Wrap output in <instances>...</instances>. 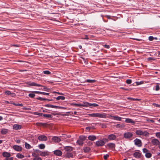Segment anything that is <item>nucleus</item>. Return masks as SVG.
Masks as SVG:
<instances>
[{
    "label": "nucleus",
    "instance_id": "1",
    "mask_svg": "<svg viewBox=\"0 0 160 160\" xmlns=\"http://www.w3.org/2000/svg\"><path fill=\"white\" fill-rule=\"evenodd\" d=\"M89 116L92 117H98L99 118H106V114L105 113L102 112L100 113H94L89 114H88Z\"/></svg>",
    "mask_w": 160,
    "mask_h": 160
},
{
    "label": "nucleus",
    "instance_id": "2",
    "mask_svg": "<svg viewBox=\"0 0 160 160\" xmlns=\"http://www.w3.org/2000/svg\"><path fill=\"white\" fill-rule=\"evenodd\" d=\"M135 133L138 135L144 136H147L149 134L147 131H143L141 129L136 130L135 131Z\"/></svg>",
    "mask_w": 160,
    "mask_h": 160
},
{
    "label": "nucleus",
    "instance_id": "3",
    "mask_svg": "<svg viewBox=\"0 0 160 160\" xmlns=\"http://www.w3.org/2000/svg\"><path fill=\"white\" fill-rule=\"evenodd\" d=\"M133 136V133L130 132H126L123 134L124 138L127 139H130Z\"/></svg>",
    "mask_w": 160,
    "mask_h": 160
},
{
    "label": "nucleus",
    "instance_id": "4",
    "mask_svg": "<svg viewBox=\"0 0 160 160\" xmlns=\"http://www.w3.org/2000/svg\"><path fill=\"white\" fill-rule=\"evenodd\" d=\"M134 142L135 145L138 147H141L142 146V142L141 140L138 138H136L134 140Z\"/></svg>",
    "mask_w": 160,
    "mask_h": 160
},
{
    "label": "nucleus",
    "instance_id": "5",
    "mask_svg": "<svg viewBox=\"0 0 160 160\" xmlns=\"http://www.w3.org/2000/svg\"><path fill=\"white\" fill-rule=\"evenodd\" d=\"M159 141L157 139L154 138L151 140V142L153 145L157 146L159 143Z\"/></svg>",
    "mask_w": 160,
    "mask_h": 160
},
{
    "label": "nucleus",
    "instance_id": "6",
    "mask_svg": "<svg viewBox=\"0 0 160 160\" xmlns=\"http://www.w3.org/2000/svg\"><path fill=\"white\" fill-rule=\"evenodd\" d=\"M12 148L18 152H21L22 149L21 146L18 145H14L13 146Z\"/></svg>",
    "mask_w": 160,
    "mask_h": 160
},
{
    "label": "nucleus",
    "instance_id": "7",
    "mask_svg": "<svg viewBox=\"0 0 160 160\" xmlns=\"http://www.w3.org/2000/svg\"><path fill=\"white\" fill-rule=\"evenodd\" d=\"M105 142L102 140H98L96 142V144L98 147L103 146Z\"/></svg>",
    "mask_w": 160,
    "mask_h": 160
},
{
    "label": "nucleus",
    "instance_id": "8",
    "mask_svg": "<svg viewBox=\"0 0 160 160\" xmlns=\"http://www.w3.org/2000/svg\"><path fill=\"white\" fill-rule=\"evenodd\" d=\"M28 85L30 86L40 87L42 86L35 82H27Z\"/></svg>",
    "mask_w": 160,
    "mask_h": 160
},
{
    "label": "nucleus",
    "instance_id": "9",
    "mask_svg": "<svg viewBox=\"0 0 160 160\" xmlns=\"http://www.w3.org/2000/svg\"><path fill=\"white\" fill-rule=\"evenodd\" d=\"M110 117L112 119L118 121H121L122 118H123L119 116H113L112 115H110Z\"/></svg>",
    "mask_w": 160,
    "mask_h": 160
},
{
    "label": "nucleus",
    "instance_id": "10",
    "mask_svg": "<svg viewBox=\"0 0 160 160\" xmlns=\"http://www.w3.org/2000/svg\"><path fill=\"white\" fill-rule=\"evenodd\" d=\"M38 139L40 141H46L47 139V138L45 135H40L38 137Z\"/></svg>",
    "mask_w": 160,
    "mask_h": 160
},
{
    "label": "nucleus",
    "instance_id": "11",
    "mask_svg": "<svg viewBox=\"0 0 160 160\" xmlns=\"http://www.w3.org/2000/svg\"><path fill=\"white\" fill-rule=\"evenodd\" d=\"M116 138V136L113 134H110L108 137V139L110 140H114Z\"/></svg>",
    "mask_w": 160,
    "mask_h": 160
},
{
    "label": "nucleus",
    "instance_id": "12",
    "mask_svg": "<svg viewBox=\"0 0 160 160\" xmlns=\"http://www.w3.org/2000/svg\"><path fill=\"white\" fill-rule=\"evenodd\" d=\"M52 140L55 142H58L61 141V139L58 137L54 136L53 137Z\"/></svg>",
    "mask_w": 160,
    "mask_h": 160
},
{
    "label": "nucleus",
    "instance_id": "13",
    "mask_svg": "<svg viewBox=\"0 0 160 160\" xmlns=\"http://www.w3.org/2000/svg\"><path fill=\"white\" fill-rule=\"evenodd\" d=\"M45 107L48 108H65L63 107H59L55 106L52 105L47 104L45 105Z\"/></svg>",
    "mask_w": 160,
    "mask_h": 160
},
{
    "label": "nucleus",
    "instance_id": "14",
    "mask_svg": "<svg viewBox=\"0 0 160 160\" xmlns=\"http://www.w3.org/2000/svg\"><path fill=\"white\" fill-rule=\"evenodd\" d=\"M53 152L54 154L57 156H61L62 154V151L59 150H55Z\"/></svg>",
    "mask_w": 160,
    "mask_h": 160
},
{
    "label": "nucleus",
    "instance_id": "15",
    "mask_svg": "<svg viewBox=\"0 0 160 160\" xmlns=\"http://www.w3.org/2000/svg\"><path fill=\"white\" fill-rule=\"evenodd\" d=\"M2 155L3 157H5L6 158H9L11 156L10 153L6 152H2Z\"/></svg>",
    "mask_w": 160,
    "mask_h": 160
},
{
    "label": "nucleus",
    "instance_id": "16",
    "mask_svg": "<svg viewBox=\"0 0 160 160\" xmlns=\"http://www.w3.org/2000/svg\"><path fill=\"white\" fill-rule=\"evenodd\" d=\"M107 146L110 148L113 149L115 148V144L113 143H109L107 144Z\"/></svg>",
    "mask_w": 160,
    "mask_h": 160
},
{
    "label": "nucleus",
    "instance_id": "17",
    "mask_svg": "<svg viewBox=\"0 0 160 160\" xmlns=\"http://www.w3.org/2000/svg\"><path fill=\"white\" fill-rule=\"evenodd\" d=\"M32 92L34 93L42 94L45 95H49V93H46L38 91H32Z\"/></svg>",
    "mask_w": 160,
    "mask_h": 160
},
{
    "label": "nucleus",
    "instance_id": "18",
    "mask_svg": "<svg viewBox=\"0 0 160 160\" xmlns=\"http://www.w3.org/2000/svg\"><path fill=\"white\" fill-rule=\"evenodd\" d=\"M22 126L20 125L15 124L13 126V128L15 130L20 129L21 128Z\"/></svg>",
    "mask_w": 160,
    "mask_h": 160
},
{
    "label": "nucleus",
    "instance_id": "19",
    "mask_svg": "<svg viewBox=\"0 0 160 160\" xmlns=\"http://www.w3.org/2000/svg\"><path fill=\"white\" fill-rule=\"evenodd\" d=\"M133 155L135 157L138 158L141 157V154L139 152H135L133 153Z\"/></svg>",
    "mask_w": 160,
    "mask_h": 160
},
{
    "label": "nucleus",
    "instance_id": "20",
    "mask_svg": "<svg viewBox=\"0 0 160 160\" xmlns=\"http://www.w3.org/2000/svg\"><path fill=\"white\" fill-rule=\"evenodd\" d=\"M125 122L126 123H133L134 124L135 123L134 121L132 120V119L129 118H126Z\"/></svg>",
    "mask_w": 160,
    "mask_h": 160
},
{
    "label": "nucleus",
    "instance_id": "21",
    "mask_svg": "<svg viewBox=\"0 0 160 160\" xmlns=\"http://www.w3.org/2000/svg\"><path fill=\"white\" fill-rule=\"evenodd\" d=\"M49 155V152L48 151L42 152L40 154V155L43 157L48 156Z\"/></svg>",
    "mask_w": 160,
    "mask_h": 160
},
{
    "label": "nucleus",
    "instance_id": "22",
    "mask_svg": "<svg viewBox=\"0 0 160 160\" xmlns=\"http://www.w3.org/2000/svg\"><path fill=\"white\" fill-rule=\"evenodd\" d=\"M65 157L66 158H73V155L71 153L67 152L65 154Z\"/></svg>",
    "mask_w": 160,
    "mask_h": 160
},
{
    "label": "nucleus",
    "instance_id": "23",
    "mask_svg": "<svg viewBox=\"0 0 160 160\" xmlns=\"http://www.w3.org/2000/svg\"><path fill=\"white\" fill-rule=\"evenodd\" d=\"M64 148L65 151L68 152L71 151L72 150V147L70 146L65 147H64Z\"/></svg>",
    "mask_w": 160,
    "mask_h": 160
},
{
    "label": "nucleus",
    "instance_id": "24",
    "mask_svg": "<svg viewBox=\"0 0 160 160\" xmlns=\"http://www.w3.org/2000/svg\"><path fill=\"white\" fill-rule=\"evenodd\" d=\"M96 137L94 135H90L88 137V139L90 140L93 141L96 139Z\"/></svg>",
    "mask_w": 160,
    "mask_h": 160
},
{
    "label": "nucleus",
    "instance_id": "25",
    "mask_svg": "<svg viewBox=\"0 0 160 160\" xmlns=\"http://www.w3.org/2000/svg\"><path fill=\"white\" fill-rule=\"evenodd\" d=\"M16 157L17 158L19 159H22L25 157L23 155L20 153H18L17 154Z\"/></svg>",
    "mask_w": 160,
    "mask_h": 160
},
{
    "label": "nucleus",
    "instance_id": "26",
    "mask_svg": "<svg viewBox=\"0 0 160 160\" xmlns=\"http://www.w3.org/2000/svg\"><path fill=\"white\" fill-rule=\"evenodd\" d=\"M83 150L85 152H89L91 150L90 148L88 147H86L83 148Z\"/></svg>",
    "mask_w": 160,
    "mask_h": 160
},
{
    "label": "nucleus",
    "instance_id": "27",
    "mask_svg": "<svg viewBox=\"0 0 160 160\" xmlns=\"http://www.w3.org/2000/svg\"><path fill=\"white\" fill-rule=\"evenodd\" d=\"M125 127V126L124 124H117L116 125V127L117 128H124Z\"/></svg>",
    "mask_w": 160,
    "mask_h": 160
},
{
    "label": "nucleus",
    "instance_id": "28",
    "mask_svg": "<svg viewBox=\"0 0 160 160\" xmlns=\"http://www.w3.org/2000/svg\"><path fill=\"white\" fill-rule=\"evenodd\" d=\"M8 130L6 129H2L1 131V133L2 134H6L8 132Z\"/></svg>",
    "mask_w": 160,
    "mask_h": 160
},
{
    "label": "nucleus",
    "instance_id": "29",
    "mask_svg": "<svg viewBox=\"0 0 160 160\" xmlns=\"http://www.w3.org/2000/svg\"><path fill=\"white\" fill-rule=\"evenodd\" d=\"M25 148L28 149H30L31 148H32L31 145L29 144L26 142H25Z\"/></svg>",
    "mask_w": 160,
    "mask_h": 160
},
{
    "label": "nucleus",
    "instance_id": "30",
    "mask_svg": "<svg viewBox=\"0 0 160 160\" xmlns=\"http://www.w3.org/2000/svg\"><path fill=\"white\" fill-rule=\"evenodd\" d=\"M65 97L62 96H59L56 98V99L57 100H64L65 99Z\"/></svg>",
    "mask_w": 160,
    "mask_h": 160
},
{
    "label": "nucleus",
    "instance_id": "31",
    "mask_svg": "<svg viewBox=\"0 0 160 160\" xmlns=\"http://www.w3.org/2000/svg\"><path fill=\"white\" fill-rule=\"evenodd\" d=\"M82 104V106L87 107L88 106H90V103L88 102H85L83 103V104Z\"/></svg>",
    "mask_w": 160,
    "mask_h": 160
},
{
    "label": "nucleus",
    "instance_id": "32",
    "mask_svg": "<svg viewBox=\"0 0 160 160\" xmlns=\"http://www.w3.org/2000/svg\"><path fill=\"white\" fill-rule=\"evenodd\" d=\"M43 116L45 118H52V116L51 114H43Z\"/></svg>",
    "mask_w": 160,
    "mask_h": 160
},
{
    "label": "nucleus",
    "instance_id": "33",
    "mask_svg": "<svg viewBox=\"0 0 160 160\" xmlns=\"http://www.w3.org/2000/svg\"><path fill=\"white\" fill-rule=\"evenodd\" d=\"M86 137L84 136H80L79 137V139L80 140L82 141L83 142V141L86 139Z\"/></svg>",
    "mask_w": 160,
    "mask_h": 160
},
{
    "label": "nucleus",
    "instance_id": "34",
    "mask_svg": "<svg viewBox=\"0 0 160 160\" xmlns=\"http://www.w3.org/2000/svg\"><path fill=\"white\" fill-rule=\"evenodd\" d=\"M145 156L146 158H149L151 157L152 154L148 152L145 154Z\"/></svg>",
    "mask_w": 160,
    "mask_h": 160
},
{
    "label": "nucleus",
    "instance_id": "35",
    "mask_svg": "<svg viewBox=\"0 0 160 160\" xmlns=\"http://www.w3.org/2000/svg\"><path fill=\"white\" fill-rule=\"evenodd\" d=\"M96 81L94 80H90V79H87L86 80L85 82L88 83H94Z\"/></svg>",
    "mask_w": 160,
    "mask_h": 160
},
{
    "label": "nucleus",
    "instance_id": "36",
    "mask_svg": "<svg viewBox=\"0 0 160 160\" xmlns=\"http://www.w3.org/2000/svg\"><path fill=\"white\" fill-rule=\"evenodd\" d=\"M77 142L78 144L80 145H82L83 143V142L79 139L77 140Z\"/></svg>",
    "mask_w": 160,
    "mask_h": 160
},
{
    "label": "nucleus",
    "instance_id": "37",
    "mask_svg": "<svg viewBox=\"0 0 160 160\" xmlns=\"http://www.w3.org/2000/svg\"><path fill=\"white\" fill-rule=\"evenodd\" d=\"M38 147L40 149H43L45 148V145L44 144H41L38 146Z\"/></svg>",
    "mask_w": 160,
    "mask_h": 160
},
{
    "label": "nucleus",
    "instance_id": "38",
    "mask_svg": "<svg viewBox=\"0 0 160 160\" xmlns=\"http://www.w3.org/2000/svg\"><path fill=\"white\" fill-rule=\"evenodd\" d=\"M32 93H30L28 94V96L32 98H33L34 97L35 95V93H33L32 92Z\"/></svg>",
    "mask_w": 160,
    "mask_h": 160
},
{
    "label": "nucleus",
    "instance_id": "39",
    "mask_svg": "<svg viewBox=\"0 0 160 160\" xmlns=\"http://www.w3.org/2000/svg\"><path fill=\"white\" fill-rule=\"evenodd\" d=\"M98 124L99 125H101L102 127L103 128H105L106 127V124H102L101 123H98Z\"/></svg>",
    "mask_w": 160,
    "mask_h": 160
},
{
    "label": "nucleus",
    "instance_id": "40",
    "mask_svg": "<svg viewBox=\"0 0 160 160\" xmlns=\"http://www.w3.org/2000/svg\"><path fill=\"white\" fill-rule=\"evenodd\" d=\"M98 105L96 103H90V107H96L98 106Z\"/></svg>",
    "mask_w": 160,
    "mask_h": 160
},
{
    "label": "nucleus",
    "instance_id": "41",
    "mask_svg": "<svg viewBox=\"0 0 160 160\" xmlns=\"http://www.w3.org/2000/svg\"><path fill=\"white\" fill-rule=\"evenodd\" d=\"M43 72L44 74L47 75H49L51 73V72L48 70L44 71H43Z\"/></svg>",
    "mask_w": 160,
    "mask_h": 160
},
{
    "label": "nucleus",
    "instance_id": "42",
    "mask_svg": "<svg viewBox=\"0 0 160 160\" xmlns=\"http://www.w3.org/2000/svg\"><path fill=\"white\" fill-rule=\"evenodd\" d=\"M38 125H39L42 126H46V125H47V124L46 123H42V122L39 123L38 124L37 123V125H38Z\"/></svg>",
    "mask_w": 160,
    "mask_h": 160
},
{
    "label": "nucleus",
    "instance_id": "43",
    "mask_svg": "<svg viewBox=\"0 0 160 160\" xmlns=\"http://www.w3.org/2000/svg\"><path fill=\"white\" fill-rule=\"evenodd\" d=\"M155 136L157 138L160 139V132H157L156 133Z\"/></svg>",
    "mask_w": 160,
    "mask_h": 160
},
{
    "label": "nucleus",
    "instance_id": "44",
    "mask_svg": "<svg viewBox=\"0 0 160 160\" xmlns=\"http://www.w3.org/2000/svg\"><path fill=\"white\" fill-rule=\"evenodd\" d=\"M33 160H42V159L40 157L36 156L33 159Z\"/></svg>",
    "mask_w": 160,
    "mask_h": 160
},
{
    "label": "nucleus",
    "instance_id": "45",
    "mask_svg": "<svg viewBox=\"0 0 160 160\" xmlns=\"http://www.w3.org/2000/svg\"><path fill=\"white\" fill-rule=\"evenodd\" d=\"M36 99L37 100H41V101H43V100H46V99H45V98H42L41 97H38V98H37Z\"/></svg>",
    "mask_w": 160,
    "mask_h": 160
},
{
    "label": "nucleus",
    "instance_id": "46",
    "mask_svg": "<svg viewBox=\"0 0 160 160\" xmlns=\"http://www.w3.org/2000/svg\"><path fill=\"white\" fill-rule=\"evenodd\" d=\"M143 83V81H141L140 82H136V84L137 85H141Z\"/></svg>",
    "mask_w": 160,
    "mask_h": 160
},
{
    "label": "nucleus",
    "instance_id": "47",
    "mask_svg": "<svg viewBox=\"0 0 160 160\" xmlns=\"http://www.w3.org/2000/svg\"><path fill=\"white\" fill-rule=\"evenodd\" d=\"M5 93L7 95H10L11 94V92L9 91H6L5 92Z\"/></svg>",
    "mask_w": 160,
    "mask_h": 160
},
{
    "label": "nucleus",
    "instance_id": "48",
    "mask_svg": "<svg viewBox=\"0 0 160 160\" xmlns=\"http://www.w3.org/2000/svg\"><path fill=\"white\" fill-rule=\"evenodd\" d=\"M68 113H69L70 114L76 115L77 113V112H76V111L71 112H68Z\"/></svg>",
    "mask_w": 160,
    "mask_h": 160
},
{
    "label": "nucleus",
    "instance_id": "49",
    "mask_svg": "<svg viewBox=\"0 0 160 160\" xmlns=\"http://www.w3.org/2000/svg\"><path fill=\"white\" fill-rule=\"evenodd\" d=\"M142 151L143 153H146L148 152V150L146 148H144L142 149Z\"/></svg>",
    "mask_w": 160,
    "mask_h": 160
},
{
    "label": "nucleus",
    "instance_id": "50",
    "mask_svg": "<svg viewBox=\"0 0 160 160\" xmlns=\"http://www.w3.org/2000/svg\"><path fill=\"white\" fill-rule=\"evenodd\" d=\"M73 105L76 107H81L82 106V104H81L74 103Z\"/></svg>",
    "mask_w": 160,
    "mask_h": 160
},
{
    "label": "nucleus",
    "instance_id": "51",
    "mask_svg": "<svg viewBox=\"0 0 160 160\" xmlns=\"http://www.w3.org/2000/svg\"><path fill=\"white\" fill-rule=\"evenodd\" d=\"M126 82L128 84H130L132 83V80L131 79H127Z\"/></svg>",
    "mask_w": 160,
    "mask_h": 160
},
{
    "label": "nucleus",
    "instance_id": "52",
    "mask_svg": "<svg viewBox=\"0 0 160 160\" xmlns=\"http://www.w3.org/2000/svg\"><path fill=\"white\" fill-rule=\"evenodd\" d=\"M155 90L158 91L160 89V87L158 85H156L155 86Z\"/></svg>",
    "mask_w": 160,
    "mask_h": 160
},
{
    "label": "nucleus",
    "instance_id": "53",
    "mask_svg": "<svg viewBox=\"0 0 160 160\" xmlns=\"http://www.w3.org/2000/svg\"><path fill=\"white\" fill-rule=\"evenodd\" d=\"M109 156L108 154H107L104 155L103 156V158L105 160H106L109 157Z\"/></svg>",
    "mask_w": 160,
    "mask_h": 160
},
{
    "label": "nucleus",
    "instance_id": "54",
    "mask_svg": "<svg viewBox=\"0 0 160 160\" xmlns=\"http://www.w3.org/2000/svg\"><path fill=\"white\" fill-rule=\"evenodd\" d=\"M103 47L107 49H109L110 48L109 45H104Z\"/></svg>",
    "mask_w": 160,
    "mask_h": 160
},
{
    "label": "nucleus",
    "instance_id": "55",
    "mask_svg": "<svg viewBox=\"0 0 160 160\" xmlns=\"http://www.w3.org/2000/svg\"><path fill=\"white\" fill-rule=\"evenodd\" d=\"M14 105H15L16 106H21V107H22L23 106V105L22 104H13Z\"/></svg>",
    "mask_w": 160,
    "mask_h": 160
},
{
    "label": "nucleus",
    "instance_id": "56",
    "mask_svg": "<svg viewBox=\"0 0 160 160\" xmlns=\"http://www.w3.org/2000/svg\"><path fill=\"white\" fill-rule=\"evenodd\" d=\"M147 59L148 60H154L155 59V58L152 57H149Z\"/></svg>",
    "mask_w": 160,
    "mask_h": 160
},
{
    "label": "nucleus",
    "instance_id": "57",
    "mask_svg": "<svg viewBox=\"0 0 160 160\" xmlns=\"http://www.w3.org/2000/svg\"><path fill=\"white\" fill-rule=\"evenodd\" d=\"M6 160H13V157H9L5 158Z\"/></svg>",
    "mask_w": 160,
    "mask_h": 160
},
{
    "label": "nucleus",
    "instance_id": "58",
    "mask_svg": "<svg viewBox=\"0 0 160 160\" xmlns=\"http://www.w3.org/2000/svg\"><path fill=\"white\" fill-rule=\"evenodd\" d=\"M149 40L151 41L153 40V37L151 36L149 37Z\"/></svg>",
    "mask_w": 160,
    "mask_h": 160
},
{
    "label": "nucleus",
    "instance_id": "59",
    "mask_svg": "<svg viewBox=\"0 0 160 160\" xmlns=\"http://www.w3.org/2000/svg\"><path fill=\"white\" fill-rule=\"evenodd\" d=\"M83 39L88 40V37L87 35H85L84 38H83Z\"/></svg>",
    "mask_w": 160,
    "mask_h": 160
},
{
    "label": "nucleus",
    "instance_id": "60",
    "mask_svg": "<svg viewBox=\"0 0 160 160\" xmlns=\"http://www.w3.org/2000/svg\"><path fill=\"white\" fill-rule=\"evenodd\" d=\"M121 88L123 89L124 90H126V91H128L129 90V89L128 88Z\"/></svg>",
    "mask_w": 160,
    "mask_h": 160
},
{
    "label": "nucleus",
    "instance_id": "61",
    "mask_svg": "<svg viewBox=\"0 0 160 160\" xmlns=\"http://www.w3.org/2000/svg\"><path fill=\"white\" fill-rule=\"evenodd\" d=\"M92 129V127H88L86 128V129L87 130H90Z\"/></svg>",
    "mask_w": 160,
    "mask_h": 160
},
{
    "label": "nucleus",
    "instance_id": "62",
    "mask_svg": "<svg viewBox=\"0 0 160 160\" xmlns=\"http://www.w3.org/2000/svg\"><path fill=\"white\" fill-rule=\"evenodd\" d=\"M15 95H16L15 93H11V94H10L11 96L12 97H14L15 96Z\"/></svg>",
    "mask_w": 160,
    "mask_h": 160
},
{
    "label": "nucleus",
    "instance_id": "63",
    "mask_svg": "<svg viewBox=\"0 0 160 160\" xmlns=\"http://www.w3.org/2000/svg\"><path fill=\"white\" fill-rule=\"evenodd\" d=\"M16 141L18 143H19L20 142V140L19 139L17 140Z\"/></svg>",
    "mask_w": 160,
    "mask_h": 160
},
{
    "label": "nucleus",
    "instance_id": "64",
    "mask_svg": "<svg viewBox=\"0 0 160 160\" xmlns=\"http://www.w3.org/2000/svg\"><path fill=\"white\" fill-rule=\"evenodd\" d=\"M43 114L42 113L39 112L38 114V116L43 115Z\"/></svg>",
    "mask_w": 160,
    "mask_h": 160
}]
</instances>
